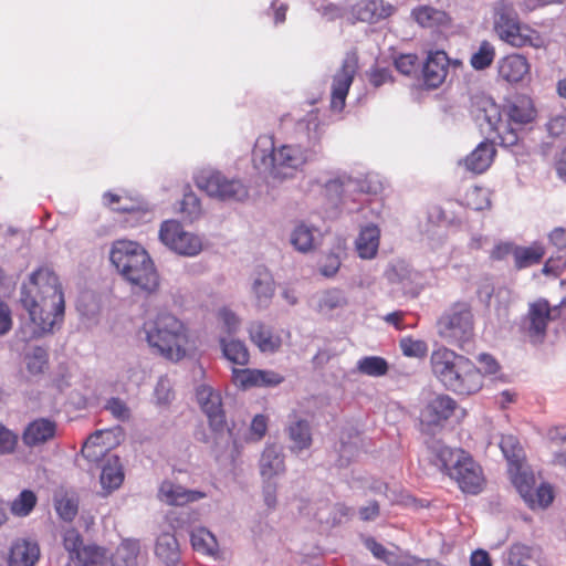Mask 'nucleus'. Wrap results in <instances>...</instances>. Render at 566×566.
<instances>
[{"label": "nucleus", "instance_id": "nucleus-1", "mask_svg": "<svg viewBox=\"0 0 566 566\" xmlns=\"http://www.w3.org/2000/svg\"><path fill=\"white\" fill-rule=\"evenodd\" d=\"M324 133L321 112L313 109L296 120L293 133L284 143L276 142L271 135L259 136L252 151L253 167L276 182L292 179L316 158Z\"/></svg>", "mask_w": 566, "mask_h": 566}, {"label": "nucleus", "instance_id": "nucleus-2", "mask_svg": "<svg viewBox=\"0 0 566 566\" xmlns=\"http://www.w3.org/2000/svg\"><path fill=\"white\" fill-rule=\"evenodd\" d=\"M19 301L29 316L30 338L52 333L63 322V286L59 275L48 265L36 268L22 282Z\"/></svg>", "mask_w": 566, "mask_h": 566}, {"label": "nucleus", "instance_id": "nucleus-3", "mask_svg": "<svg viewBox=\"0 0 566 566\" xmlns=\"http://www.w3.org/2000/svg\"><path fill=\"white\" fill-rule=\"evenodd\" d=\"M430 364L434 377L457 395L470 396L483 386L482 371L475 364L446 346L433 349Z\"/></svg>", "mask_w": 566, "mask_h": 566}, {"label": "nucleus", "instance_id": "nucleus-4", "mask_svg": "<svg viewBox=\"0 0 566 566\" xmlns=\"http://www.w3.org/2000/svg\"><path fill=\"white\" fill-rule=\"evenodd\" d=\"M146 340L150 348L171 361L181 360L187 354L188 332L175 315L159 313L144 324Z\"/></svg>", "mask_w": 566, "mask_h": 566}, {"label": "nucleus", "instance_id": "nucleus-5", "mask_svg": "<svg viewBox=\"0 0 566 566\" xmlns=\"http://www.w3.org/2000/svg\"><path fill=\"white\" fill-rule=\"evenodd\" d=\"M434 464L451 479L460 489L470 494H478L484 481L481 467L472 457L461 449H452L439 441L430 447Z\"/></svg>", "mask_w": 566, "mask_h": 566}, {"label": "nucleus", "instance_id": "nucleus-6", "mask_svg": "<svg viewBox=\"0 0 566 566\" xmlns=\"http://www.w3.org/2000/svg\"><path fill=\"white\" fill-rule=\"evenodd\" d=\"M483 112L490 130L497 134L504 146H513L518 142V136L513 125H527L534 122L537 115L534 102L527 95H517L507 103L504 108L507 122L502 119L500 106L491 101L485 103Z\"/></svg>", "mask_w": 566, "mask_h": 566}, {"label": "nucleus", "instance_id": "nucleus-7", "mask_svg": "<svg viewBox=\"0 0 566 566\" xmlns=\"http://www.w3.org/2000/svg\"><path fill=\"white\" fill-rule=\"evenodd\" d=\"M109 260L117 272L147 293L159 286V277L147 250H111Z\"/></svg>", "mask_w": 566, "mask_h": 566}, {"label": "nucleus", "instance_id": "nucleus-8", "mask_svg": "<svg viewBox=\"0 0 566 566\" xmlns=\"http://www.w3.org/2000/svg\"><path fill=\"white\" fill-rule=\"evenodd\" d=\"M494 31L503 42L514 48H544L545 38L530 25L520 21L518 14L505 4L496 8Z\"/></svg>", "mask_w": 566, "mask_h": 566}, {"label": "nucleus", "instance_id": "nucleus-9", "mask_svg": "<svg viewBox=\"0 0 566 566\" xmlns=\"http://www.w3.org/2000/svg\"><path fill=\"white\" fill-rule=\"evenodd\" d=\"M438 334L448 344L463 348L473 338V315L467 304H455L438 321Z\"/></svg>", "mask_w": 566, "mask_h": 566}, {"label": "nucleus", "instance_id": "nucleus-10", "mask_svg": "<svg viewBox=\"0 0 566 566\" xmlns=\"http://www.w3.org/2000/svg\"><path fill=\"white\" fill-rule=\"evenodd\" d=\"M196 186L208 196L220 200L243 201L249 196L247 186L237 178H228L213 168H202L195 175Z\"/></svg>", "mask_w": 566, "mask_h": 566}, {"label": "nucleus", "instance_id": "nucleus-11", "mask_svg": "<svg viewBox=\"0 0 566 566\" xmlns=\"http://www.w3.org/2000/svg\"><path fill=\"white\" fill-rule=\"evenodd\" d=\"M284 376L270 369L232 368V382L240 389L274 388L284 381Z\"/></svg>", "mask_w": 566, "mask_h": 566}, {"label": "nucleus", "instance_id": "nucleus-12", "mask_svg": "<svg viewBox=\"0 0 566 566\" xmlns=\"http://www.w3.org/2000/svg\"><path fill=\"white\" fill-rule=\"evenodd\" d=\"M459 66V60L451 61L442 50L429 51L422 66L423 84L428 88H437L444 81L450 66Z\"/></svg>", "mask_w": 566, "mask_h": 566}, {"label": "nucleus", "instance_id": "nucleus-13", "mask_svg": "<svg viewBox=\"0 0 566 566\" xmlns=\"http://www.w3.org/2000/svg\"><path fill=\"white\" fill-rule=\"evenodd\" d=\"M385 276L390 284L396 286L394 291L397 293L411 296L419 293L420 275L406 261L399 260L390 263L385 271Z\"/></svg>", "mask_w": 566, "mask_h": 566}, {"label": "nucleus", "instance_id": "nucleus-14", "mask_svg": "<svg viewBox=\"0 0 566 566\" xmlns=\"http://www.w3.org/2000/svg\"><path fill=\"white\" fill-rule=\"evenodd\" d=\"M197 401L209 420L211 429L221 432L226 427L221 396L212 387L200 385L196 391Z\"/></svg>", "mask_w": 566, "mask_h": 566}, {"label": "nucleus", "instance_id": "nucleus-15", "mask_svg": "<svg viewBox=\"0 0 566 566\" xmlns=\"http://www.w3.org/2000/svg\"><path fill=\"white\" fill-rule=\"evenodd\" d=\"M556 316L557 308H551L546 300H538L530 305L526 329L533 343L543 340L548 321Z\"/></svg>", "mask_w": 566, "mask_h": 566}, {"label": "nucleus", "instance_id": "nucleus-16", "mask_svg": "<svg viewBox=\"0 0 566 566\" xmlns=\"http://www.w3.org/2000/svg\"><path fill=\"white\" fill-rule=\"evenodd\" d=\"M353 80L354 55L347 53L340 70L333 77L331 94V109L333 112L343 111Z\"/></svg>", "mask_w": 566, "mask_h": 566}, {"label": "nucleus", "instance_id": "nucleus-17", "mask_svg": "<svg viewBox=\"0 0 566 566\" xmlns=\"http://www.w3.org/2000/svg\"><path fill=\"white\" fill-rule=\"evenodd\" d=\"M158 235L166 248H203L202 240L185 231L181 223L176 220L164 221Z\"/></svg>", "mask_w": 566, "mask_h": 566}, {"label": "nucleus", "instance_id": "nucleus-18", "mask_svg": "<svg viewBox=\"0 0 566 566\" xmlns=\"http://www.w3.org/2000/svg\"><path fill=\"white\" fill-rule=\"evenodd\" d=\"M56 432V422L50 418L41 417L25 426L21 438L25 447L36 448L52 441Z\"/></svg>", "mask_w": 566, "mask_h": 566}, {"label": "nucleus", "instance_id": "nucleus-19", "mask_svg": "<svg viewBox=\"0 0 566 566\" xmlns=\"http://www.w3.org/2000/svg\"><path fill=\"white\" fill-rule=\"evenodd\" d=\"M285 431L291 441V452L298 454L302 451L311 448L313 443L311 423L307 419L301 417L297 412L294 411L289 415Z\"/></svg>", "mask_w": 566, "mask_h": 566}, {"label": "nucleus", "instance_id": "nucleus-20", "mask_svg": "<svg viewBox=\"0 0 566 566\" xmlns=\"http://www.w3.org/2000/svg\"><path fill=\"white\" fill-rule=\"evenodd\" d=\"M497 73L503 81L510 84L521 83L530 77L531 64L522 54H509L499 60Z\"/></svg>", "mask_w": 566, "mask_h": 566}, {"label": "nucleus", "instance_id": "nucleus-21", "mask_svg": "<svg viewBox=\"0 0 566 566\" xmlns=\"http://www.w3.org/2000/svg\"><path fill=\"white\" fill-rule=\"evenodd\" d=\"M457 402L448 395H439L431 399L420 413L423 426H439L454 412Z\"/></svg>", "mask_w": 566, "mask_h": 566}, {"label": "nucleus", "instance_id": "nucleus-22", "mask_svg": "<svg viewBox=\"0 0 566 566\" xmlns=\"http://www.w3.org/2000/svg\"><path fill=\"white\" fill-rule=\"evenodd\" d=\"M160 501L168 505H185L207 497V493L198 490H189L171 481H164L158 491Z\"/></svg>", "mask_w": 566, "mask_h": 566}, {"label": "nucleus", "instance_id": "nucleus-23", "mask_svg": "<svg viewBox=\"0 0 566 566\" xmlns=\"http://www.w3.org/2000/svg\"><path fill=\"white\" fill-rule=\"evenodd\" d=\"M495 147L490 142L480 143L467 157L459 161L465 170L478 175L488 170L495 156Z\"/></svg>", "mask_w": 566, "mask_h": 566}, {"label": "nucleus", "instance_id": "nucleus-24", "mask_svg": "<svg viewBox=\"0 0 566 566\" xmlns=\"http://www.w3.org/2000/svg\"><path fill=\"white\" fill-rule=\"evenodd\" d=\"M40 557L39 544L33 539L18 538L10 548L9 566H34Z\"/></svg>", "mask_w": 566, "mask_h": 566}, {"label": "nucleus", "instance_id": "nucleus-25", "mask_svg": "<svg viewBox=\"0 0 566 566\" xmlns=\"http://www.w3.org/2000/svg\"><path fill=\"white\" fill-rule=\"evenodd\" d=\"M248 333L251 342L262 353H275L282 345L280 335L274 334L272 328L262 322H251L248 327Z\"/></svg>", "mask_w": 566, "mask_h": 566}, {"label": "nucleus", "instance_id": "nucleus-26", "mask_svg": "<svg viewBox=\"0 0 566 566\" xmlns=\"http://www.w3.org/2000/svg\"><path fill=\"white\" fill-rule=\"evenodd\" d=\"M260 473L263 480L272 481L273 478L285 472L284 453L280 446L268 444L259 461Z\"/></svg>", "mask_w": 566, "mask_h": 566}, {"label": "nucleus", "instance_id": "nucleus-27", "mask_svg": "<svg viewBox=\"0 0 566 566\" xmlns=\"http://www.w3.org/2000/svg\"><path fill=\"white\" fill-rule=\"evenodd\" d=\"M251 289L256 306L259 308H266L275 292L273 276L266 268L259 266L255 270Z\"/></svg>", "mask_w": 566, "mask_h": 566}, {"label": "nucleus", "instance_id": "nucleus-28", "mask_svg": "<svg viewBox=\"0 0 566 566\" xmlns=\"http://www.w3.org/2000/svg\"><path fill=\"white\" fill-rule=\"evenodd\" d=\"M124 481V470L122 462L117 455H108L103 464L99 482L105 494H109L117 490Z\"/></svg>", "mask_w": 566, "mask_h": 566}, {"label": "nucleus", "instance_id": "nucleus-29", "mask_svg": "<svg viewBox=\"0 0 566 566\" xmlns=\"http://www.w3.org/2000/svg\"><path fill=\"white\" fill-rule=\"evenodd\" d=\"M346 304L344 293L337 289H331L314 294L310 300V306L323 316H328L333 311Z\"/></svg>", "mask_w": 566, "mask_h": 566}, {"label": "nucleus", "instance_id": "nucleus-30", "mask_svg": "<svg viewBox=\"0 0 566 566\" xmlns=\"http://www.w3.org/2000/svg\"><path fill=\"white\" fill-rule=\"evenodd\" d=\"M394 12V7L382 0H361L356 3V19L374 23L386 19Z\"/></svg>", "mask_w": 566, "mask_h": 566}, {"label": "nucleus", "instance_id": "nucleus-31", "mask_svg": "<svg viewBox=\"0 0 566 566\" xmlns=\"http://www.w3.org/2000/svg\"><path fill=\"white\" fill-rule=\"evenodd\" d=\"M155 555L166 566H179V543L174 534L163 533L157 537L155 544Z\"/></svg>", "mask_w": 566, "mask_h": 566}, {"label": "nucleus", "instance_id": "nucleus-32", "mask_svg": "<svg viewBox=\"0 0 566 566\" xmlns=\"http://www.w3.org/2000/svg\"><path fill=\"white\" fill-rule=\"evenodd\" d=\"M322 232L318 228L306 222L297 223L290 234L293 248H317L322 244Z\"/></svg>", "mask_w": 566, "mask_h": 566}, {"label": "nucleus", "instance_id": "nucleus-33", "mask_svg": "<svg viewBox=\"0 0 566 566\" xmlns=\"http://www.w3.org/2000/svg\"><path fill=\"white\" fill-rule=\"evenodd\" d=\"M140 548L139 539L124 538L116 548L112 559L113 566H137Z\"/></svg>", "mask_w": 566, "mask_h": 566}, {"label": "nucleus", "instance_id": "nucleus-34", "mask_svg": "<svg viewBox=\"0 0 566 566\" xmlns=\"http://www.w3.org/2000/svg\"><path fill=\"white\" fill-rule=\"evenodd\" d=\"M223 357L234 365L245 366L250 360V353L242 340L234 338H220Z\"/></svg>", "mask_w": 566, "mask_h": 566}, {"label": "nucleus", "instance_id": "nucleus-35", "mask_svg": "<svg viewBox=\"0 0 566 566\" xmlns=\"http://www.w3.org/2000/svg\"><path fill=\"white\" fill-rule=\"evenodd\" d=\"M300 514L308 518L317 521L319 524H334L335 518H331L333 506L327 501L312 503L308 501H300Z\"/></svg>", "mask_w": 566, "mask_h": 566}, {"label": "nucleus", "instance_id": "nucleus-36", "mask_svg": "<svg viewBox=\"0 0 566 566\" xmlns=\"http://www.w3.org/2000/svg\"><path fill=\"white\" fill-rule=\"evenodd\" d=\"M509 473L512 480V483L516 488L517 492L522 496L524 501H530V492L534 490L535 486V478L532 471H530L525 461L518 464L517 470H513V468L509 469Z\"/></svg>", "mask_w": 566, "mask_h": 566}, {"label": "nucleus", "instance_id": "nucleus-37", "mask_svg": "<svg viewBox=\"0 0 566 566\" xmlns=\"http://www.w3.org/2000/svg\"><path fill=\"white\" fill-rule=\"evenodd\" d=\"M499 447L507 461L509 469H518V464L525 461L524 450L518 439L513 434H503L499 442Z\"/></svg>", "mask_w": 566, "mask_h": 566}, {"label": "nucleus", "instance_id": "nucleus-38", "mask_svg": "<svg viewBox=\"0 0 566 566\" xmlns=\"http://www.w3.org/2000/svg\"><path fill=\"white\" fill-rule=\"evenodd\" d=\"M412 17L424 28L441 27L449 23V17L444 11L429 6H420L413 9Z\"/></svg>", "mask_w": 566, "mask_h": 566}, {"label": "nucleus", "instance_id": "nucleus-39", "mask_svg": "<svg viewBox=\"0 0 566 566\" xmlns=\"http://www.w3.org/2000/svg\"><path fill=\"white\" fill-rule=\"evenodd\" d=\"M190 541L193 549L207 556L218 554V542L214 535L205 527L195 528L190 534Z\"/></svg>", "mask_w": 566, "mask_h": 566}, {"label": "nucleus", "instance_id": "nucleus-40", "mask_svg": "<svg viewBox=\"0 0 566 566\" xmlns=\"http://www.w3.org/2000/svg\"><path fill=\"white\" fill-rule=\"evenodd\" d=\"M75 566H109L108 552L97 545H86L75 560Z\"/></svg>", "mask_w": 566, "mask_h": 566}, {"label": "nucleus", "instance_id": "nucleus-41", "mask_svg": "<svg viewBox=\"0 0 566 566\" xmlns=\"http://www.w3.org/2000/svg\"><path fill=\"white\" fill-rule=\"evenodd\" d=\"M365 547L376 557L385 562L388 566H400L405 554L388 551L384 545L376 542L374 537L361 535Z\"/></svg>", "mask_w": 566, "mask_h": 566}, {"label": "nucleus", "instance_id": "nucleus-42", "mask_svg": "<svg viewBox=\"0 0 566 566\" xmlns=\"http://www.w3.org/2000/svg\"><path fill=\"white\" fill-rule=\"evenodd\" d=\"M120 197L113 193V192H105L104 193V203L112 207L113 210L116 211H123L129 213V218L126 220L127 222L133 221H149L150 219V212L147 210H143L139 207L132 205L126 206H119V207H113L114 203L119 202Z\"/></svg>", "mask_w": 566, "mask_h": 566}, {"label": "nucleus", "instance_id": "nucleus-43", "mask_svg": "<svg viewBox=\"0 0 566 566\" xmlns=\"http://www.w3.org/2000/svg\"><path fill=\"white\" fill-rule=\"evenodd\" d=\"M38 502L36 494L31 490H22L11 502L10 511L14 516L25 517L30 515Z\"/></svg>", "mask_w": 566, "mask_h": 566}, {"label": "nucleus", "instance_id": "nucleus-44", "mask_svg": "<svg viewBox=\"0 0 566 566\" xmlns=\"http://www.w3.org/2000/svg\"><path fill=\"white\" fill-rule=\"evenodd\" d=\"M357 369L370 377H381L388 373V361L380 356H365L357 363Z\"/></svg>", "mask_w": 566, "mask_h": 566}, {"label": "nucleus", "instance_id": "nucleus-45", "mask_svg": "<svg viewBox=\"0 0 566 566\" xmlns=\"http://www.w3.org/2000/svg\"><path fill=\"white\" fill-rule=\"evenodd\" d=\"M495 57V48L489 41H482L478 50L471 55L470 63L474 70L489 67Z\"/></svg>", "mask_w": 566, "mask_h": 566}, {"label": "nucleus", "instance_id": "nucleus-46", "mask_svg": "<svg viewBox=\"0 0 566 566\" xmlns=\"http://www.w3.org/2000/svg\"><path fill=\"white\" fill-rule=\"evenodd\" d=\"M530 501H524L532 509H546L554 500L553 488L548 483H542L530 492Z\"/></svg>", "mask_w": 566, "mask_h": 566}, {"label": "nucleus", "instance_id": "nucleus-47", "mask_svg": "<svg viewBox=\"0 0 566 566\" xmlns=\"http://www.w3.org/2000/svg\"><path fill=\"white\" fill-rule=\"evenodd\" d=\"M103 434V431H96L83 443L81 453L88 461H98L105 454L107 447L102 444Z\"/></svg>", "mask_w": 566, "mask_h": 566}, {"label": "nucleus", "instance_id": "nucleus-48", "mask_svg": "<svg viewBox=\"0 0 566 566\" xmlns=\"http://www.w3.org/2000/svg\"><path fill=\"white\" fill-rule=\"evenodd\" d=\"M54 506L57 515L65 522H72L77 515L78 502L74 496L67 494L56 495Z\"/></svg>", "mask_w": 566, "mask_h": 566}, {"label": "nucleus", "instance_id": "nucleus-49", "mask_svg": "<svg viewBox=\"0 0 566 566\" xmlns=\"http://www.w3.org/2000/svg\"><path fill=\"white\" fill-rule=\"evenodd\" d=\"M399 348L406 357L423 358L427 356L429 347L426 340L416 339L411 336H405L399 340Z\"/></svg>", "mask_w": 566, "mask_h": 566}, {"label": "nucleus", "instance_id": "nucleus-50", "mask_svg": "<svg viewBox=\"0 0 566 566\" xmlns=\"http://www.w3.org/2000/svg\"><path fill=\"white\" fill-rule=\"evenodd\" d=\"M352 182L350 176H336L324 184L325 196L333 205L340 202L346 185Z\"/></svg>", "mask_w": 566, "mask_h": 566}, {"label": "nucleus", "instance_id": "nucleus-51", "mask_svg": "<svg viewBox=\"0 0 566 566\" xmlns=\"http://www.w3.org/2000/svg\"><path fill=\"white\" fill-rule=\"evenodd\" d=\"M384 188V181L376 172L360 174V177L356 178V191L376 196L379 195Z\"/></svg>", "mask_w": 566, "mask_h": 566}, {"label": "nucleus", "instance_id": "nucleus-52", "mask_svg": "<svg viewBox=\"0 0 566 566\" xmlns=\"http://www.w3.org/2000/svg\"><path fill=\"white\" fill-rule=\"evenodd\" d=\"M83 545L82 536L75 528H67L63 534V547L69 553L70 559L75 563Z\"/></svg>", "mask_w": 566, "mask_h": 566}, {"label": "nucleus", "instance_id": "nucleus-53", "mask_svg": "<svg viewBox=\"0 0 566 566\" xmlns=\"http://www.w3.org/2000/svg\"><path fill=\"white\" fill-rule=\"evenodd\" d=\"M49 355L45 348L34 347L25 355L27 368L31 374H40L48 365Z\"/></svg>", "mask_w": 566, "mask_h": 566}, {"label": "nucleus", "instance_id": "nucleus-54", "mask_svg": "<svg viewBox=\"0 0 566 566\" xmlns=\"http://www.w3.org/2000/svg\"><path fill=\"white\" fill-rule=\"evenodd\" d=\"M335 452L337 453V459L335 463L338 468H347L350 465L354 459V442L352 441V436L347 434L342 437L339 443L336 446Z\"/></svg>", "mask_w": 566, "mask_h": 566}, {"label": "nucleus", "instance_id": "nucleus-55", "mask_svg": "<svg viewBox=\"0 0 566 566\" xmlns=\"http://www.w3.org/2000/svg\"><path fill=\"white\" fill-rule=\"evenodd\" d=\"M549 137L566 144V114H556L545 124Z\"/></svg>", "mask_w": 566, "mask_h": 566}, {"label": "nucleus", "instance_id": "nucleus-56", "mask_svg": "<svg viewBox=\"0 0 566 566\" xmlns=\"http://www.w3.org/2000/svg\"><path fill=\"white\" fill-rule=\"evenodd\" d=\"M515 268L517 270L530 268L541 262L544 250H513Z\"/></svg>", "mask_w": 566, "mask_h": 566}, {"label": "nucleus", "instance_id": "nucleus-57", "mask_svg": "<svg viewBox=\"0 0 566 566\" xmlns=\"http://www.w3.org/2000/svg\"><path fill=\"white\" fill-rule=\"evenodd\" d=\"M465 201L474 210H483L490 207L488 190L481 187H472L465 193Z\"/></svg>", "mask_w": 566, "mask_h": 566}, {"label": "nucleus", "instance_id": "nucleus-58", "mask_svg": "<svg viewBox=\"0 0 566 566\" xmlns=\"http://www.w3.org/2000/svg\"><path fill=\"white\" fill-rule=\"evenodd\" d=\"M380 231L376 224L369 223L360 229L356 248H378Z\"/></svg>", "mask_w": 566, "mask_h": 566}, {"label": "nucleus", "instance_id": "nucleus-59", "mask_svg": "<svg viewBox=\"0 0 566 566\" xmlns=\"http://www.w3.org/2000/svg\"><path fill=\"white\" fill-rule=\"evenodd\" d=\"M566 268V254L564 250H556L545 262L542 272L545 275L558 276Z\"/></svg>", "mask_w": 566, "mask_h": 566}, {"label": "nucleus", "instance_id": "nucleus-60", "mask_svg": "<svg viewBox=\"0 0 566 566\" xmlns=\"http://www.w3.org/2000/svg\"><path fill=\"white\" fill-rule=\"evenodd\" d=\"M268 429V421L266 418L263 415H256L250 424V428L245 430L244 432V440H254L259 441L261 440Z\"/></svg>", "mask_w": 566, "mask_h": 566}, {"label": "nucleus", "instance_id": "nucleus-61", "mask_svg": "<svg viewBox=\"0 0 566 566\" xmlns=\"http://www.w3.org/2000/svg\"><path fill=\"white\" fill-rule=\"evenodd\" d=\"M395 66L403 75L416 74L419 69V60L416 54H401L395 60Z\"/></svg>", "mask_w": 566, "mask_h": 566}, {"label": "nucleus", "instance_id": "nucleus-62", "mask_svg": "<svg viewBox=\"0 0 566 566\" xmlns=\"http://www.w3.org/2000/svg\"><path fill=\"white\" fill-rule=\"evenodd\" d=\"M218 317L222 324V328L229 335L235 334L239 331L241 321L231 310L226 307L221 308L218 312Z\"/></svg>", "mask_w": 566, "mask_h": 566}, {"label": "nucleus", "instance_id": "nucleus-63", "mask_svg": "<svg viewBox=\"0 0 566 566\" xmlns=\"http://www.w3.org/2000/svg\"><path fill=\"white\" fill-rule=\"evenodd\" d=\"M155 399L158 405H167L174 398L170 380L167 377H160L155 387Z\"/></svg>", "mask_w": 566, "mask_h": 566}, {"label": "nucleus", "instance_id": "nucleus-64", "mask_svg": "<svg viewBox=\"0 0 566 566\" xmlns=\"http://www.w3.org/2000/svg\"><path fill=\"white\" fill-rule=\"evenodd\" d=\"M105 409L120 421H126L130 417V410L126 402L116 397H113L107 401Z\"/></svg>", "mask_w": 566, "mask_h": 566}]
</instances>
